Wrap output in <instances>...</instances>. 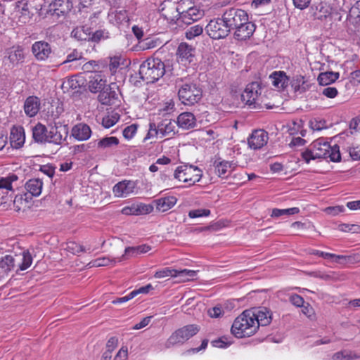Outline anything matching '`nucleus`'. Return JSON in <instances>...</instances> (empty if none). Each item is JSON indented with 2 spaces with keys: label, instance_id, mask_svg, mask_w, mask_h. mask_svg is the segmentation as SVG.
<instances>
[{
  "label": "nucleus",
  "instance_id": "8fccbe9b",
  "mask_svg": "<svg viewBox=\"0 0 360 360\" xmlns=\"http://www.w3.org/2000/svg\"><path fill=\"white\" fill-rule=\"evenodd\" d=\"M139 253L137 250V247H128L124 250V254L122 255L121 257L118 258V262H120L122 260H124L129 257H136L139 255Z\"/></svg>",
  "mask_w": 360,
  "mask_h": 360
},
{
  "label": "nucleus",
  "instance_id": "2f4dec72",
  "mask_svg": "<svg viewBox=\"0 0 360 360\" xmlns=\"http://www.w3.org/2000/svg\"><path fill=\"white\" fill-rule=\"evenodd\" d=\"M174 129L175 122L165 119L158 124L157 130L159 132V134L163 137L169 134H174Z\"/></svg>",
  "mask_w": 360,
  "mask_h": 360
},
{
  "label": "nucleus",
  "instance_id": "ddd939ff",
  "mask_svg": "<svg viewBox=\"0 0 360 360\" xmlns=\"http://www.w3.org/2000/svg\"><path fill=\"white\" fill-rule=\"evenodd\" d=\"M176 15L174 16L177 20H181L184 23L190 25L198 20L202 16L201 11L196 7H191L186 11L181 10V7H175Z\"/></svg>",
  "mask_w": 360,
  "mask_h": 360
},
{
  "label": "nucleus",
  "instance_id": "680f3d73",
  "mask_svg": "<svg viewBox=\"0 0 360 360\" xmlns=\"http://www.w3.org/2000/svg\"><path fill=\"white\" fill-rule=\"evenodd\" d=\"M208 342H209V340L207 339H204L202 342H201V345L199 347H196V348H191L189 349H188L186 353L188 354H195V353H198L202 350H205L207 347V345H208Z\"/></svg>",
  "mask_w": 360,
  "mask_h": 360
},
{
  "label": "nucleus",
  "instance_id": "6ab92c4d",
  "mask_svg": "<svg viewBox=\"0 0 360 360\" xmlns=\"http://www.w3.org/2000/svg\"><path fill=\"white\" fill-rule=\"evenodd\" d=\"M10 143L12 148H21L25 141L24 129L22 127H13L10 133Z\"/></svg>",
  "mask_w": 360,
  "mask_h": 360
},
{
  "label": "nucleus",
  "instance_id": "bb28decb",
  "mask_svg": "<svg viewBox=\"0 0 360 360\" xmlns=\"http://www.w3.org/2000/svg\"><path fill=\"white\" fill-rule=\"evenodd\" d=\"M310 86L309 82L302 75H296L291 81V86L296 93L302 94L307 91Z\"/></svg>",
  "mask_w": 360,
  "mask_h": 360
},
{
  "label": "nucleus",
  "instance_id": "7c9ffc66",
  "mask_svg": "<svg viewBox=\"0 0 360 360\" xmlns=\"http://www.w3.org/2000/svg\"><path fill=\"white\" fill-rule=\"evenodd\" d=\"M91 32H92V29L87 25H84L75 28L72 31L71 35L78 41H90Z\"/></svg>",
  "mask_w": 360,
  "mask_h": 360
},
{
  "label": "nucleus",
  "instance_id": "09e8293b",
  "mask_svg": "<svg viewBox=\"0 0 360 360\" xmlns=\"http://www.w3.org/2000/svg\"><path fill=\"white\" fill-rule=\"evenodd\" d=\"M32 263V257L28 251L22 252V261L19 265V269L21 271L27 269Z\"/></svg>",
  "mask_w": 360,
  "mask_h": 360
},
{
  "label": "nucleus",
  "instance_id": "5fc2aeb1",
  "mask_svg": "<svg viewBox=\"0 0 360 360\" xmlns=\"http://www.w3.org/2000/svg\"><path fill=\"white\" fill-rule=\"evenodd\" d=\"M56 167L50 164L40 166L39 171L47 175L49 177L52 178L55 174Z\"/></svg>",
  "mask_w": 360,
  "mask_h": 360
},
{
  "label": "nucleus",
  "instance_id": "72a5a7b5",
  "mask_svg": "<svg viewBox=\"0 0 360 360\" xmlns=\"http://www.w3.org/2000/svg\"><path fill=\"white\" fill-rule=\"evenodd\" d=\"M106 80L100 75H95L89 82V89L92 93L100 92L105 86Z\"/></svg>",
  "mask_w": 360,
  "mask_h": 360
},
{
  "label": "nucleus",
  "instance_id": "864d4df0",
  "mask_svg": "<svg viewBox=\"0 0 360 360\" xmlns=\"http://www.w3.org/2000/svg\"><path fill=\"white\" fill-rule=\"evenodd\" d=\"M137 131V127L133 124L125 127L122 131L123 136L126 139H131L134 137Z\"/></svg>",
  "mask_w": 360,
  "mask_h": 360
},
{
  "label": "nucleus",
  "instance_id": "a19ab883",
  "mask_svg": "<svg viewBox=\"0 0 360 360\" xmlns=\"http://www.w3.org/2000/svg\"><path fill=\"white\" fill-rule=\"evenodd\" d=\"M300 209L298 207H291L288 209H277L275 208L272 210V217H279L282 215H292L299 213Z\"/></svg>",
  "mask_w": 360,
  "mask_h": 360
},
{
  "label": "nucleus",
  "instance_id": "412c9836",
  "mask_svg": "<svg viewBox=\"0 0 360 360\" xmlns=\"http://www.w3.org/2000/svg\"><path fill=\"white\" fill-rule=\"evenodd\" d=\"M15 11L20 13L18 21L22 24H25L31 19L32 14L29 11L28 1L20 0L15 3Z\"/></svg>",
  "mask_w": 360,
  "mask_h": 360
},
{
  "label": "nucleus",
  "instance_id": "6e6d98bb",
  "mask_svg": "<svg viewBox=\"0 0 360 360\" xmlns=\"http://www.w3.org/2000/svg\"><path fill=\"white\" fill-rule=\"evenodd\" d=\"M137 209V215L150 213L153 210V207L150 205L139 204L136 205Z\"/></svg>",
  "mask_w": 360,
  "mask_h": 360
},
{
  "label": "nucleus",
  "instance_id": "7ed1b4c3",
  "mask_svg": "<svg viewBox=\"0 0 360 360\" xmlns=\"http://www.w3.org/2000/svg\"><path fill=\"white\" fill-rule=\"evenodd\" d=\"M254 314L251 310H245L234 320L231 332L237 338H248L253 335L257 330Z\"/></svg>",
  "mask_w": 360,
  "mask_h": 360
},
{
  "label": "nucleus",
  "instance_id": "052dcab7",
  "mask_svg": "<svg viewBox=\"0 0 360 360\" xmlns=\"http://www.w3.org/2000/svg\"><path fill=\"white\" fill-rule=\"evenodd\" d=\"M345 210V208L342 205L328 207L326 209V213L332 216L338 215L339 213L343 212Z\"/></svg>",
  "mask_w": 360,
  "mask_h": 360
},
{
  "label": "nucleus",
  "instance_id": "b1692460",
  "mask_svg": "<svg viewBox=\"0 0 360 360\" xmlns=\"http://www.w3.org/2000/svg\"><path fill=\"white\" fill-rule=\"evenodd\" d=\"M253 314L254 317L256 319V324L257 325V328H259V326H265L269 325L271 321V316L270 311L268 310L265 307H262L260 309H250Z\"/></svg>",
  "mask_w": 360,
  "mask_h": 360
},
{
  "label": "nucleus",
  "instance_id": "423d86ee",
  "mask_svg": "<svg viewBox=\"0 0 360 360\" xmlns=\"http://www.w3.org/2000/svg\"><path fill=\"white\" fill-rule=\"evenodd\" d=\"M25 58V48L20 45H15L5 49L3 63L9 70L17 69L23 65Z\"/></svg>",
  "mask_w": 360,
  "mask_h": 360
},
{
  "label": "nucleus",
  "instance_id": "0eeeda50",
  "mask_svg": "<svg viewBox=\"0 0 360 360\" xmlns=\"http://www.w3.org/2000/svg\"><path fill=\"white\" fill-rule=\"evenodd\" d=\"M199 331L200 326L196 324L183 326L172 333L165 342V347L171 348L177 345H183Z\"/></svg>",
  "mask_w": 360,
  "mask_h": 360
},
{
  "label": "nucleus",
  "instance_id": "f257e3e1",
  "mask_svg": "<svg viewBox=\"0 0 360 360\" xmlns=\"http://www.w3.org/2000/svg\"><path fill=\"white\" fill-rule=\"evenodd\" d=\"M221 20L231 30H234V39L238 41H245L250 39L255 31L256 25L249 20L248 13L238 7L226 8Z\"/></svg>",
  "mask_w": 360,
  "mask_h": 360
},
{
  "label": "nucleus",
  "instance_id": "473e14b6",
  "mask_svg": "<svg viewBox=\"0 0 360 360\" xmlns=\"http://www.w3.org/2000/svg\"><path fill=\"white\" fill-rule=\"evenodd\" d=\"M43 183L39 179H30L25 184V188L33 196H39L42 190Z\"/></svg>",
  "mask_w": 360,
  "mask_h": 360
},
{
  "label": "nucleus",
  "instance_id": "1a4fd4ad",
  "mask_svg": "<svg viewBox=\"0 0 360 360\" xmlns=\"http://www.w3.org/2000/svg\"><path fill=\"white\" fill-rule=\"evenodd\" d=\"M262 85L260 82L256 81L248 84L243 94L241 99L246 105L256 108L259 103L257 101L262 94Z\"/></svg>",
  "mask_w": 360,
  "mask_h": 360
},
{
  "label": "nucleus",
  "instance_id": "69168bd1",
  "mask_svg": "<svg viewBox=\"0 0 360 360\" xmlns=\"http://www.w3.org/2000/svg\"><path fill=\"white\" fill-rule=\"evenodd\" d=\"M117 338L115 337H111L107 342L105 351H110V354H112V351L117 347Z\"/></svg>",
  "mask_w": 360,
  "mask_h": 360
},
{
  "label": "nucleus",
  "instance_id": "f3484780",
  "mask_svg": "<svg viewBox=\"0 0 360 360\" xmlns=\"http://www.w3.org/2000/svg\"><path fill=\"white\" fill-rule=\"evenodd\" d=\"M215 173L221 178H226L231 171L234 170L236 164L233 162L221 160L220 158L214 162Z\"/></svg>",
  "mask_w": 360,
  "mask_h": 360
},
{
  "label": "nucleus",
  "instance_id": "9d476101",
  "mask_svg": "<svg viewBox=\"0 0 360 360\" xmlns=\"http://www.w3.org/2000/svg\"><path fill=\"white\" fill-rule=\"evenodd\" d=\"M205 30L208 35L214 39L225 38L231 32V30L221 18L210 20Z\"/></svg>",
  "mask_w": 360,
  "mask_h": 360
},
{
  "label": "nucleus",
  "instance_id": "603ef678",
  "mask_svg": "<svg viewBox=\"0 0 360 360\" xmlns=\"http://www.w3.org/2000/svg\"><path fill=\"white\" fill-rule=\"evenodd\" d=\"M210 214V210L207 209H198L191 210L188 212V217L190 218H198L201 217H207Z\"/></svg>",
  "mask_w": 360,
  "mask_h": 360
},
{
  "label": "nucleus",
  "instance_id": "cd10ccee",
  "mask_svg": "<svg viewBox=\"0 0 360 360\" xmlns=\"http://www.w3.org/2000/svg\"><path fill=\"white\" fill-rule=\"evenodd\" d=\"M119 139L115 136L104 137L100 140L91 142L93 147L97 148L98 150H104L119 144Z\"/></svg>",
  "mask_w": 360,
  "mask_h": 360
},
{
  "label": "nucleus",
  "instance_id": "de8ad7c7",
  "mask_svg": "<svg viewBox=\"0 0 360 360\" xmlns=\"http://www.w3.org/2000/svg\"><path fill=\"white\" fill-rule=\"evenodd\" d=\"M350 19L355 20L356 22L360 21V0L357 1L350 8L349 11Z\"/></svg>",
  "mask_w": 360,
  "mask_h": 360
},
{
  "label": "nucleus",
  "instance_id": "dca6fc26",
  "mask_svg": "<svg viewBox=\"0 0 360 360\" xmlns=\"http://www.w3.org/2000/svg\"><path fill=\"white\" fill-rule=\"evenodd\" d=\"M72 0H54L49 5V12L57 16L68 13L72 8Z\"/></svg>",
  "mask_w": 360,
  "mask_h": 360
},
{
  "label": "nucleus",
  "instance_id": "79ce46f5",
  "mask_svg": "<svg viewBox=\"0 0 360 360\" xmlns=\"http://www.w3.org/2000/svg\"><path fill=\"white\" fill-rule=\"evenodd\" d=\"M65 250L73 255H79L86 251V248L75 241H69L66 244Z\"/></svg>",
  "mask_w": 360,
  "mask_h": 360
},
{
  "label": "nucleus",
  "instance_id": "58836bf2",
  "mask_svg": "<svg viewBox=\"0 0 360 360\" xmlns=\"http://www.w3.org/2000/svg\"><path fill=\"white\" fill-rule=\"evenodd\" d=\"M331 258L335 259L334 261L339 264H353L356 261L359 259V255H338L333 254V257Z\"/></svg>",
  "mask_w": 360,
  "mask_h": 360
},
{
  "label": "nucleus",
  "instance_id": "338daca9",
  "mask_svg": "<svg viewBox=\"0 0 360 360\" xmlns=\"http://www.w3.org/2000/svg\"><path fill=\"white\" fill-rule=\"evenodd\" d=\"M290 301L293 305L297 307H302L304 302L303 297L297 294L291 295L290 297Z\"/></svg>",
  "mask_w": 360,
  "mask_h": 360
},
{
  "label": "nucleus",
  "instance_id": "37998d69",
  "mask_svg": "<svg viewBox=\"0 0 360 360\" xmlns=\"http://www.w3.org/2000/svg\"><path fill=\"white\" fill-rule=\"evenodd\" d=\"M118 262V258H110L109 257H99L92 262L94 266H105L110 264H115Z\"/></svg>",
  "mask_w": 360,
  "mask_h": 360
},
{
  "label": "nucleus",
  "instance_id": "f03ea898",
  "mask_svg": "<svg viewBox=\"0 0 360 360\" xmlns=\"http://www.w3.org/2000/svg\"><path fill=\"white\" fill-rule=\"evenodd\" d=\"M301 156L306 163L318 158H330L334 162L341 161L340 147L336 144L331 146L323 138L313 141L309 148L301 153Z\"/></svg>",
  "mask_w": 360,
  "mask_h": 360
},
{
  "label": "nucleus",
  "instance_id": "a18cd8bd",
  "mask_svg": "<svg viewBox=\"0 0 360 360\" xmlns=\"http://www.w3.org/2000/svg\"><path fill=\"white\" fill-rule=\"evenodd\" d=\"M203 32V27L201 25H196L191 27L186 32V37L188 39H192L195 37L200 35Z\"/></svg>",
  "mask_w": 360,
  "mask_h": 360
},
{
  "label": "nucleus",
  "instance_id": "4468645a",
  "mask_svg": "<svg viewBox=\"0 0 360 360\" xmlns=\"http://www.w3.org/2000/svg\"><path fill=\"white\" fill-rule=\"evenodd\" d=\"M269 140L268 133L263 129L254 130L248 139L250 148L258 150L264 146Z\"/></svg>",
  "mask_w": 360,
  "mask_h": 360
},
{
  "label": "nucleus",
  "instance_id": "f8f14e48",
  "mask_svg": "<svg viewBox=\"0 0 360 360\" xmlns=\"http://www.w3.org/2000/svg\"><path fill=\"white\" fill-rule=\"evenodd\" d=\"M195 53V49L193 46L186 42H181L176 51L177 60L181 65H186L193 62Z\"/></svg>",
  "mask_w": 360,
  "mask_h": 360
},
{
  "label": "nucleus",
  "instance_id": "e433bc0d",
  "mask_svg": "<svg viewBox=\"0 0 360 360\" xmlns=\"http://www.w3.org/2000/svg\"><path fill=\"white\" fill-rule=\"evenodd\" d=\"M15 266V258L11 255H6L0 259V269L4 273L11 271Z\"/></svg>",
  "mask_w": 360,
  "mask_h": 360
},
{
  "label": "nucleus",
  "instance_id": "20e7f679",
  "mask_svg": "<svg viewBox=\"0 0 360 360\" xmlns=\"http://www.w3.org/2000/svg\"><path fill=\"white\" fill-rule=\"evenodd\" d=\"M165 65L158 58H149L139 68V75L146 83H154L165 74Z\"/></svg>",
  "mask_w": 360,
  "mask_h": 360
},
{
  "label": "nucleus",
  "instance_id": "ea45409f",
  "mask_svg": "<svg viewBox=\"0 0 360 360\" xmlns=\"http://www.w3.org/2000/svg\"><path fill=\"white\" fill-rule=\"evenodd\" d=\"M332 359L333 360H353L360 359V355L352 352L340 351L335 352L333 355Z\"/></svg>",
  "mask_w": 360,
  "mask_h": 360
},
{
  "label": "nucleus",
  "instance_id": "e2e57ef3",
  "mask_svg": "<svg viewBox=\"0 0 360 360\" xmlns=\"http://www.w3.org/2000/svg\"><path fill=\"white\" fill-rule=\"evenodd\" d=\"M338 89L335 87L331 86L324 88L322 91L323 95L330 98H335L338 95Z\"/></svg>",
  "mask_w": 360,
  "mask_h": 360
},
{
  "label": "nucleus",
  "instance_id": "0e129e2a",
  "mask_svg": "<svg viewBox=\"0 0 360 360\" xmlns=\"http://www.w3.org/2000/svg\"><path fill=\"white\" fill-rule=\"evenodd\" d=\"M134 297H136V293L133 292V291H131L126 296H124L122 297H118V298L113 300L112 301V303L114 304H122V303L128 302L129 300L133 299Z\"/></svg>",
  "mask_w": 360,
  "mask_h": 360
},
{
  "label": "nucleus",
  "instance_id": "9b49d317",
  "mask_svg": "<svg viewBox=\"0 0 360 360\" xmlns=\"http://www.w3.org/2000/svg\"><path fill=\"white\" fill-rule=\"evenodd\" d=\"M48 133V142L56 145L62 143L63 140L65 139L68 134V125H62L60 122H54L49 126Z\"/></svg>",
  "mask_w": 360,
  "mask_h": 360
},
{
  "label": "nucleus",
  "instance_id": "a878e982",
  "mask_svg": "<svg viewBox=\"0 0 360 360\" xmlns=\"http://www.w3.org/2000/svg\"><path fill=\"white\" fill-rule=\"evenodd\" d=\"M48 133L46 127L40 122L32 128V138L38 143L48 142Z\"/></svg>",
  "mask_w": 360,
  "mask_h": 360
},
{
  "label": "nucleus",
  "instance_id": "6e6552de",
  "mask_svg": "<svg viewBox=\"0 0 360 360\" xmlns=\"http://www.w3.org/2000/svg\"><path fill=\"white\" fill-rule=\"evenodd\" d=\"M174 176L179 181L188 183L191 186L200 180L202 171L196 166L181 165L175 169Z\"/></svg>",
  "mask_w": 360,
  "mask_h": 360
},
{
  "label": "nucleus",
  "instance_id": "49530a36",
  "mask_svg": "<svg viewBox=\"0 0 360 360\" xmlns=\"http://www.w3.org/2000/svg\"><path fill=\"white\" fill-rule=\"evenodd\" d=\"M176 269H171V268H164L159 271H157L154 275V276L157 278H162L165 277L172 276L176 277Z\"/></svg>",
  "mask_w": 360,
  "mask_h": 360
},
{
  "label": "nucleus",
  "instance_id": "5701e85b",
  "mask_svg": "<svg viewBox=\"0 0 360 360\" xmlns=\"http://www.w3.org/2000/svg\"><path fill=\"white\" fill-rule=\"evenodd\" d=\"M40 109V100L38 97L28 96L24 103V110L25 114L30 117H34Z\"/></svg>",
  "mask_w": 360,
  "mask_h": 360
},
{
  "label": "nucleus",
  "instance_id": "c9c22d12",
  "mask_svg": "<svg viewBox=\"0 0 360 360\" xmlns=\"http://www.w3.org/2000/svg\"><path fill=\"white\" fill-rule=\"evenodd\" d=\"M339 72H321L318 76V81L319 84L323 86H327L339 78Z\"/></svg>",
  "mask_w": 360,
  "mask_h": 360
},
{
  "label": "nucleus",
  "instance_id": "f704fd0d",
  "mask_svg": "<svg viewBox=\"0 0 360 360\" xmlns=\"http://www.w3.org/2000/svg\"><path fill=\"white\" fill-rule=\"evenodd\" d=\"M331 15V8L326 3H320L316 6V9L313 13L314 18L318 20L326 19Z\"/></svg>",
  "mask_w": 360,
  "mask_h": 360
},
{
  "label": "nucleus",
  "instance_id": "4d7b16f0",
  "mask_svg": "<svg viewBox=\"0 0 360 360\" xmlns=\"http://www.w3.org/2000/svg\"><path fill=\"white\" fill-rule=\"evenodd\" d=\"M120 65V58L114 57L111 58L110 60V63L108 65L109 70L112 75L115 74L117 71V69Z\"/></svg>",
  "mask_w": 360,
  "mask_h": 360
},
{
  "label": "nucleus",
  "instance_id": "a211bd4d",
  "mask_svg": "<svg viewBox=\"0 0 360 360\" xmlns=\"http://www.w3.org/2000/svg\"><path fill=\"white\" fill-rule=\"evenodd\" d=\"M135 185L131 181L124 180L116 184L112 188L115 197L124 198L133 193Z\"/></svg>",
  "mask_w": 360,
  "mask_h": 360
},
{
  "label": "nucleus",
  "instance_id": "13d9d810",
  "mask_svg": "<svg viewBox=\"0 0 360 360\" xmlns=\"http://www.w3.org/2000/svg\"><path fill=\"white\" fill-rule=\"evenodd\" d=\"M209 316L212 318H219L224 314L222 308L219 306H216L208 309Z\"/></svg>",
  "mask_w": 360,
  "mask_h": 360
},
{
  "label": "nucleus",
  "instance_id": "c756f323",
  "mask_svg": "<svg viewBox=\"0 0 360 360\" xmlns=\"http://www.w3.org/2000/svg\"><path fill=\"white\" fill-rule=\"evenodd\" d=\"M177 199L174 196L162 198L155 200L156 210L159 212H166L171 209L176 203Z\"/></svg>",
  "mask_w": 360,
  "mask_h": 360
},
{
  "label": "nucleus",
  "instance_id": "2eb2a0df",
  "mask_svg": "<svg viewBox=\"0 0 360 360\" xmlns=\"http://www.w3.org/2000/svg\"><path fill=\"white\" fill-rule=\"evenodd\" d=\"M32 53L39 61L47 60L52 53L51 45L45 41H35L32 46Z\"/></svg>",
  "mask_w": 360,
  "mask_h": 360
},
{
  "label": "nucleus",
  "instance_id": "c85d7f7f",
  "mask_svg": "<svg viewBox=\"0 0 360 360\" xmlns=\"http://www.w3.org/2000/svg\"><path fill=\"white\" fill-rule=\"evenodd\" d=\"M272 84L281 89H285L288 82V77L283 71H275L270 76Z\"/></svg>",
  "mask_w": 360,
  "mask_h": 360
},
{
  "label": "nucleus",
  "instance_id": "39448f33",
  "mask_svg": "<svg viewBox=\"0 0 360 360\" xmlns=\"http://www.w3.org/2000/svg\"><path fill=\"white\" fill-rule=\"evenodd\" d=\"M178 96L184 105H193L201 100L202 91L195 83L186 82L179 85Z\"/></svg>",
  "mask_w": 360,
  "mask_h": 360
},
{
  "label": "nucleus",
  "instance_id": "aec40b11",
  "mask_svg": "<svg viewBox=\"0 0 360 360\" xmlns=\"http://www.w3.org/2000/svg\"><path fill=\"white\" fill-rule=\"evenodd\" d=\"M71 133L75 139L82 141L90 138L91 130L86 124L78 123L72 127Z\"/></svg>",
  "mask_w": 360,
  "mask_h": 360
},
{
  "label": "nucleus",
  "instance_id": "774afa93",
  "mask_svg": "<svg viewBox=\"0 0 360 360\" xmlns=\"http://www.w3.org/2000/svg\"><path fill=\"white\" fill-rule=\"evenodd\" d=\"M349 155L354 160H360V146L352 147L349 150Z\"/></svg>",
  "mask_w": 360,
  "mask_h": 360
},
{
  "label": "nucleus",
  "instance_id": "bf43d9fd",
  "mask_svg": "<svg viewBox=\"0 0 360 360\" xmlns=\"http://www.w3.org/2000/svg\"><path fill=\"white\" fill-rule=\"evenodd\" d=\"M176 277L193 278L196 276L197 271L189 269L176 270Z\"/></svg>",
  "mask_w": 360,
  "mask_h": 360
},
{
  "label": "nucleus",
  "instance_id": "4c0bfd02",
  "mask_svg": "<svg viewBox=\"0 0 360 360\" xmlns=\"http://www.w3.org/2000/svg\"><path fill=\"white\" fill-rule=\"evenodd\" d=\"M110 38V32L106 29H101L91 32L90 41L99 43Z\"/></svg>",
  "mask_w": 360,
  "mask_h": 360
},
{
  "label": "nucleus",
  "instance_id": "4be33fe9",
  "mask_svg": "<svg viewBox=\"0 0 360 360\" xmlns=\"http://www.w3.org/2000/svg\"><path fill=\"white\" fill-rule=\"evenodd\" d=\"M117 94L111 85H106L100 92L98 100L103 105H110L117 98Z\"/></svg>",
  "mask_w": 360,
  "mask_h": 360
},
{
  "label": "nucleus",
  "instance_id": "3c124183",
  "mask_svg": "<svg viewBox=\"0 0 360 360\" xmlns=\"http://www.w3.org/2000/svg\"><path fill=\"white\" fill-rule=\"evenodd\" d=\"M82 53L78 51L77 49H73L71 53L68 54L66 60H65L62 64L67 63L73 62L75 60H79L83 59Z\"/></svg>",
  "mask_w": 360,
  "mask_h": 360
},
{
  "label": "nucleus",
  "instance_id": "c03bdc74",
  "mask_svg": "<svg viewBox=\"0 0 360 360\" xmlns=\"http://www.w3.org/2000/svg\"><path fill=\"white\" fill-rule=\"evenodd\" d=\"M232 343L233 341L230 340V338L226 336H222L211 342V345L213 347L218 348H226L229 347Z\"/></svg>",
  "mask_w": 360,
  "mask_h": 360
},
{
  "label": "nucleus",
  "instance_id": "393cba45",
  "mask_svg": "<svg viewBox=\"0 0 360 360\" xmlns=\"http://www.w3.org/2000/svg\"><path fill=\"white\" fill-rule=\"evenodd\" d=\"M176 123L184 129H190L196 126V119L193 113L184 112L178 116Z\"/></svg>",
  "mask_w": 360,
  "mask_h": 360
}]
</instances>
